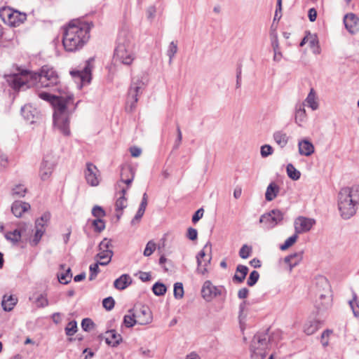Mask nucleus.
Listing matches in <instances>:
<instances>
[{
    "instance_id": "1",
    "label": "nucleus",
    "mask_w": 359,
    "mask_h": 359,
    "mask_svg": "<svg viewBox=\"0 0 359 359\" xmlns=\"http://www.w3.org/2000/svg\"><path fill=\"white\" fill-rule=\"evenodd\" d=\"M91 22L78 19L71 20L64 28L62 44L67 52H75L81 49L90 39Z\"/></svg>"
},
{
    "instance_id": "2",
    "label": "nucleus",
    "mask_w": 359,
    "mask_h": 359,
    "mask_svg": "<svg viewBox=\"0 0 359 359\" xmlns=\"http://www.w3.org/2000/svg\"><path fill=\"white\" fill-rule=\"evenodd\" d=\"M39 95L42 100L48 101L53 104L54 107L53 123L55 127L63 135H69L70 130L68 107L73 101V95L55 96L46 92L40 93Z\"/></svg>"
},
{
    "instance_id": "3",
    "label": "nucleus",
    "mask_w": 359,
    "mask_h": 359,
    "mask_svg": "<svg viewBox=\"0 0 359 359\" xmlns=\"http://www.w3.org/2000/svg\"><path fill=\"white\" fill-rule=\"evenodd\" d=\"M50 219L49 212L43 213L39 218L35 220L34 233V229L29 222H19L16 224V229L20 233L22 239L27 241L32 247L36 246L46 232V228Z\"/></svg>"
},
{
    "instance_id": "4",
    "label": "nucleus",
    "mask_w": 359,
    "mask_h": 359,
    "mask_svg": "<svg viewBox=\"0 0 359 359\" xmlns=\"http://www.w3.org/2000/svg\"><path fill=\"white\" fill-rule=\"evenodd\" d=\"M359 196L353 187H343L338 194L337 205L341 217L344 219L352 217L357 211Z\"/></svg>"
},
{
    "instance_id": "5",
    "label": "nucleus",
    "mask_w": 359,
    "mask_h": 359,
    "mask_svg": "<svg viewBox=\"0 0 359 359\" xmlns=\"http://www.w3.org/2000/svg\"><path fill=\"white\" fill-rule=\"evenodd\" d=\"M134 59L135 54L131 37L125 31L121 32L118 36L114 60L116 62L130 65Z\"/></svg>"
},
{
    "instance_id": "6",
    "label": "nucleus",
    "mask_w": 359,
    "mask_h": 359,
    "mask_svg": "<svg viewBox=\"0 0 359 359\" xmlns=\"http://www.w3.org/2000/svg\"><path fill=\"white\" fill-rule=\"evenodd\" d=\"M269 330L257 333L250 344L251 359H264L269 348L270 337Z\"/></svg>"
},
{
    "instance_id": "7",
    "label": "nucleus",
    "mask_w": 359,
    "mask_h": 359,
    "mask_svg": "<svg viewBox=\"0 0 359 359\" xmlns=\"http://www.w3.org/2000/svg\"><path fill=\"white\" fill-rule=\"evenodd\" d=\"M145 86L142 76H135L132 79V83L128 93V98L126 109L128 111H133L136 107L138 97L142 93Z\"/></svg>"
},
{
    "instance_id": "8",
    "label": "nucleus",
    "mask_w": 359,
    "mask_h": 359,
    "mask_svg": "<svg viewBox=\"0 0 359 359\" xmlns=\"http://www.w3.org/2000/svg\"><path fill=\"white\" fill-rule=\"evenodd\" d=\"M0 18L6 24L17 27L26 20V15L5 7L0 9Z\"/></svg>"
},
{
    "instance_id": "9",
    "label": "nucleus",
    "mask_w": 359,
    "mask_h": 359,
    "mask_svg": "<svg viewBox=\"0 0 359 359\" xmlns=\"http://www.w3.org/2000/svg\"><path fill=\"white\" fill-rule=\"evenodd\" d=\"M39 79L40 85L44 88L55 86L59 81L56 72L47 65L42 67L39 74Z\"/></svg>"
},
{
    "instance_id": "10",
    "label": "nucleus",
    "mask_w": 359,
    "mask_h": 359,
    "mask_svg": "<svg viewBox=\"0 0 359 359\" xmlns=\"http://www.w3.org/2000/svg\"><path fill=\"white\" fill-rule=\"evenodd\" d=\"M283 219V213L279 210H273L270 212L262 215L259 218V222L263 224L266 229H270L276 226Z\"/></svg>"
},
{
    "instance_id": "11",
    "label": "nucleus",
    "mask_w": 359,
    "mask_h": 359,
    "mask_svg": "<svg viewBox=\"0 0 359 359\" xmlns=\"http://www.w3.org/2000/svg\"><path fill=\"white\" fill-rule=\"evenodd\" d=\"M223 290L222 286H215L210 280H206L201 288V296L205 301L210 302L220 296Z\"/></svg>"
},
{
    "instance_id": "12",
    "label": "nucleus",
    "mask_w": 359,
    "mask_h": 359,
    "mask_svg": "<svg viewBox=\"0 0 359 359\" xmlns=\"http://www.w3.org/2000/svg\"><path fill=\"white\" fill-rule=\"evenodd\" d=\"M31 77L32 74L30 72L23 70L18 74H15L13 75L11 77L9 82L11 83L12 88H13L15 90L27 88L29 87L28 82Z\"/></svg>"
},
{
    "instance_id": "13",
    "label": "nucleus",
    "mask_w": 359,
    "mask_h": 359,
    "mask_svg": "<svg viewBox=\"0 0 359 359\" xmlns=\"http://www.w3.org/2000/svg\"><path fill=\"white\" fill-rule=\"evenodd\" d=\"M315 224L314 219L299 216L294 222V231L297 235L308 232Z\"/></svg>"
},
{
    "instance_id": "14",
    "label": "nucleus",
    "mask_w": 359,
    "mask_h": 359,
    "mask_svg": "<svg viewBox=\"0 0 359 359\" xmlns=\"http://www.w3.org/2000/svg\"><path fill=\"white\" fill-rule=\"evenodd\" d=\"M86 167L84 175L87 183L92 187L97 186L100 183L98 179L99 170L97 168L90 162L86 163Z\"/></svg>"
},
{
    "instance_id": "15",
    "label": "nucleus",
    "mask_w": 359,
    "mask_h": 359,
    "mask_svg": "<svg viewBox=\"0 0 359 359\" xmlns=\"http://www.w3.org/2000/svg\"><path fill=\"white\" fill-rule=\"evenodd\" d=\"M137 324L147 325L151 322L152 316L150 309L145 306H135L133 309Z\"/></svg>"
},
{
    "instance_id": "16",
    "label": "nucleus",
    "mask_w": 359,
    "mask_h": 359,
    "mask_svg": "<svg viewBox=\"0 0 359 359\" xmlns=\"http://www.w3.org/2000/svg\"><path fill=\"white\" fill-rule=\"evenodd\" d=\"M344 23L346 29L351 34L359 31V19L354 13H348L344 18Z\"/></svg>"
},
{
    "instance_id": "17",
    "label": "nucleus",
    "mask_w": 359,
    "mask_h": 359,
    "mask_svg": "<svg viewBox=\"0 0 359 359\" xmlns=\"http://www.w3.org/2000/svg\"><path fill=\"white\" fill-rule=\"evenodd\" d=\"M21 114L24 118L30 123L36 122L39 116L38 110L30 104L23 106L21 108Z\"/></svg>"
},
{
    "instance_id": "18",
    "label": "nucleus",
    "mask_w": 359,
    "mask_h": 359,
    "mask_svg": "<svg viewBox=\"0 0 359 359\" xmlns=\"http://www.w3.org/2000/svg\"><path fill=\"white\" fill-rule=\"evenodd\" d=\"M73 77H78L82 83H88L91 80V69L89 61L86 62L85 67L81 70H73L70 72Z\"/></svg>"
},
{
    "instance_id": "19",
    "label": "nucleus",
    "mask_w": 359,
    "mask_h": 359,
    "mask_svg": "<svg viewBox=\"0 0 359 359\" xmlns=\"http://www.w3.org/2000/svg\"><path fill=\"white\" fill-rule=\"evenodd\" d=\"M54 168V164L47 159H43L39 168V177L46 181L50 178Z\"/></svg>"
},
{
    "instance_id": "20",
    "label": "nucleus",
    "mask_w": 359,
    "mask_h": 359,
    "mask_svg": "<svg viewBox=\"0 0 359 359\" xmlns=\"http://www.w3.org/2000/svg\"><path fill=\"white\" fill-rule=\"evenodd\" d=\"M31 208L29 203L21 201H15L11 205V212L16 217H22V214Z\"/></svg>"
},
{
    "instance_id": "21",
    "label": "nucleus",
    "mask_w": 359,
    "mask_h": 359,
    "mask_svg": "<svg viewBox=\"0 0 359 359\" xmlns=\"http://www.w3.org/2000/svg\"><path fill=\"white\" fill-rule=\"evenodd\" d=\"M298 149L299 154L304 156H309L315 151V148L312 142L306 139L299 141Z\"/></svg>"
},
{
    "instance_id": "22",
    "label": "nucleus",
    "mask_w": 359,
    "mask_h": 359,
    "mask_svg": "<svg viewBox=\"0 0 359 359\" xmlns=\"http://www.w3.org/2000/svg\"><path fill=\"white\" fill-rule=\"evenodd\" d=\"M134 179V173L131 168H123L121 173V180L116 184L117 187L121 189V184L124 183L130 185Z\"/></svg>"
},
{
    "instance_id": "23",
    "label": "nucleus",
    "mask_w": 359,
    "mask_h": 359,
    "mask_svg": "<svg viewBox=\"0 0 359 359\" xmlns=\"http://www.w3.org/2000/svg\"><path fill=\"white\" fill-rule=\"evenodd\" d=\"M132 278L128 274H123L114 282V287L118 290H125L132 284Z\"/></svg>"
},
{
    "instance_id": "24",
    "label": "nucleus",
    "mask_w": 359,
    "mask_h": 359,
    "mask_svg": "<svg viewBox=\"0 0 359 359\" xmlns=\"http://www.w3.org/2000/svg\"><path fill=\"white\" fill-rule=\"evenodd\" d=\"M294 121L299 126H302V123L306 121V113L303 103L298 104L295 107Z\"/></svg>"
},
{
    "instance_id": "25",
    "label": "nucleus",
    "mask_w": 359,
    "mask_h": 359,
    "mask_svg": "<svg viewBox=\"0 0 359 359\" xmlns=\"http://www.w3.org/2000/svg\"><path fill=\"white\" fill-rule=\"evenodd\" d=\"M303 258V252H298L293 254H291L285 257V262L287 263L290 266V270L291 271L292 268L298 265Z\"/></svg>"
},
{
    "instance_id": "26",
    "label": "nucleus",
    "mask_w": 359,
    "mask_h": 359,
    "mask_svg": "<svg viewBox=\"0 0 359 359\" xmlns=\"http://www.w3.org/2000/svg\"><path fill=\"white\" fill-rule=\"evenodd\" d=\"M18 302V299L13 295L5 294L3 297L1 306L5 311H11Z\"/></svg>"
},
{
    "instance_id": "27",
    "label": "nucleus",
    "mask_w": 359,
    "mask_h": 359,
    "mask_svg": "<svg viewBox=\"0 0 359 359\" xmlns=\"http://www.w3.org/2000/svg\"><path fill=\"white\" fill-rule=\"evenodd\" d=\"M248 268L242 264H238L236 267V273L233 277V280L237 283H241L245 279L248 273Z\"/></svg>"
},
{
    "instance_id": "28",
    "label": "nucleus",
    "mask_w": 359,
    "mask_h": 359,
    "mask_svg": "<svg viewBox=\"0 0 359 359\" xmlns=\"http://www.w3.org/2000/svg\"><path fill=\"white\" fill-rule=\"evenodd\" d=\"M60 268L62 271L57 274L58 280L62 284H67L71 281L72 278L71 269L69 267L66 269L65 264L60 265Z\"/></svg>"
},
{
    "instance_id": "29",
    "label": "nucleus",
    "mask_w": 359,
    "mask_h": 359,
    "mask_svg": "<svg viewBox=\"0 0 359 359\" xmlns=\"http://www.w3.org/2000/svg\"><path fill=\"white\" fill-rule=\"evenodd\" d=\"M280 188L275 182H271L266 188L265 198L267 201H273L279 193Z\"/></svg>"
},
{
    "instance_id": "30",
    "label": "nucleus",
    "mask_w": 359,
    "mask_h": 359,
    "mask_svg": "<svg viewBox=\"0 0 359 359\" xmlns=\"http://www.w3.org/2000/svg\"><path fill=\"white\" fill-rule=\"evenodd\" d=\"M106 343L112 346H117L121 341V337L115 330H109L106 333Z\"/></svg>"
},
{
    "instance_id": "31",
    "label": "nucleus",
    "mask_w": 359,
    "mask_h": 359,
    "mask_svg": "<svg viewBox=\"0 0 359 359\" xmlns=\"http://www.w3.org/2000/svg\"><path fill=\"white\" fill-rule=\"evenodd\" d=\"M273 140L280 147L284 148L289 140V137L286 133L282 131H276L273 133Z\"/></svg>"
},
{
    "instance_id": "32",
    "label": "nucleus",
    "mask_w": 359,
    "mask_h": 359,
    "mask_svg": "<svg viewBox=\"0 0 359 359\" xmlns=\"http://www.w3.org/2000/svg\"><path fill=\"white\" fill-rule=\"evenodd\" d=\"M127 189L121 188L119 191L120 196L116 201V210H123L127 206V198L125 197Z\"/></svg>"
},
{
    "instance_id": "33",
    "label": "nucleus",
    "mask_w": 359,
    "mask_h": 359,
    "mask_svg": "<svg viewBox=\"0 0 359 359\" xmlns=\"http://www.w3.org/2000/svg\"><path fill=\"white\" fill-rule=\"evenodd\" d=\"M305 102L307 105L312 109V110H316L318 108V102L316 100V93L313 88L311 89Z\"/></svg>"
},
{
    "instance_id": "34",
    "label": "nucleus",
    "mask_w": 359,
    "mask_h": 359,
    "mask_svg": "<svg viewBox=\"0 0 359 359\" xmlns=\"http://www.w3.org/2000/svg\"><path fill=\"white\" fill-rule=\"evenodd\" d=\"M112 256L113 251H100V252L97 255V257L100 259V261H98V262L102 266L107 265L110 262Z\"/></svg>"
},
{
    "instance_id": "35",
    "label": "nucleus",
    "mask_w": 359,
    "mask_h": 359,
    "mask_svg": "<svg viewBox=\"0 0 359 359\" xmlns=\"http://www.w3.org/2000/svg\"><path fill=\"white\" fill-rule=\"evenodd\" d=\"M123 323L127 327H132L135 324H137V318L135 316V312L133 309L128 311V314L125 315Z\"/></svg>"
},
{
    "instance_id": "36",
    "label": "nucleus",
    "mask_w": 359,
    "mask_h": 359,
    "mask_svg": "<svg viewBox=\"0 0 359 359\" xmlns=\"http://www.w3.org/2000/svg\"><path fill=\"white\" fill-rule=\"evenodd\" d=\"M5 238L14 245L18 244L22 240L21 234L16 228L13 231L7 232Z\"/></svg>"
},
{
    "instance_id": "37",
    "label": "nucleus",
    "mask_w": 359,
    "mask_h": 359,
    "mask_svg": "<svg viewBox=\"0 0 359 359\" xmlns=\"http://www.w3.org/2000/svg\"><path fill=\"white\" fill-rule=\"evenodd\" d=\"M35 294L33 295L32 297H30V299H34V303L36 306L39 308H43L48 305V300L46 297V295L44 294H38L36 297H34Z\"/></svg>"
},
{
    "instance_id": "38",
    "label": "nucleus",
    "mask_w": 359,
    "mask_h": 359,
    "mask_svg": "<svg viewBox=\"0 0 359 359\" xmlns=\"http://www.w3.org/2000/svg\"><path fill=\"white\" fill-rule=\"evenodd\" d=\"M348 304L355 317H359V301L355 292H353V299L348 301Z\"/></svg>"
},
{
    "instance_id": "39",
    "label": "nucleus",
    "mask_w": 359,
    "mask_h": 359,
    "mask_svg": "<svg viewBox=\"0 0 359 359\" xmlns=\"http://www.w3.org/2000/svg\"><path fill=\"white\" fill-rule=\"evenodd\" d=\"M27 191V188L22 184L15 185L12 189V196L15 198L24 197Z\"/></svg>"
},
{
    "instance_id": "40",
    "label": "nucleus",
    "mask_w": 359,
    "mask_h": 359,
    "mask_svg": "<svg viewBox=\"0 0 359 359\" xmlns=\"http://www.w3.org/2000/svg\"><path fill=\"white\" fill-rule=\"evenodd\" d=\"M286 170H287V175L292 180H297L300 178V176H301L300 172L299 170H297L292 164L289 163L287 165Z\"/></svg>"
},
{
    "instance_id": "41",
    "label": "nucleus",
    "mask_w": 359,
    "mask_h": 359,
    "mask_svg": "<svg viewBox=\"0 0 359 359\" xmlns=\"http://www.w3.org/2000/svg\"><path fill=\"white\" fill-rule=\"evenodd\" d=\"M178 50L177 43L171 41L168 47L167 55L169 57V64H171L175 55Z\"/></svg>"
},
{
    "instance_id": "42",
    "label": "nucleus",
    "mask_w": 359,
    "mask_h": 359,
    "mask_svg": "<svg viewBox=\"0 0 359 359\" xmlns=\"http://www.w3.org/2000/svg\"><path fill=\"white\" fill-rule=\"evenodd\" d=\"M318 329V323L316 321H311L304 325V331L307 335L314 334Z\"/></svg>"
},
{
    "instance_id": "43",
    "label": "nucleus",
    "mask_w": 359,
    "mask_h": 359,
    "mask_svg": "<svg viewBox=\"0 0 359 359\" xmlns=\"http://www.w3.org/2000/svg\"><path fill=\"white\" fill-rule=\"evenodd\" d=\"M297 238L298 235L295 233L294 235H292V236L289 237L285 240V243L280 245V249L281 250H287L296 243Z\"/></svg>"
},
{
    "instance_id": "44",
    "label": "nucleus",
    "mask_w": 359,
    "mask_h": 359,
    "mask_svg": "<svg viewBox=\"0 0 359 359\" xmlns=\"http://www.w3.org/2000/svg\"><path fill=\"white\" fill-rule=\"evenodd\" d=\"M211 248H212L211 243L209 242L205 245L203 249L202 250H201L199 252V253L198 254V255L196 256L197 265L202 264V262H203L202 259L205 256L206 252L208 250L211 252Z\"/></svg>"
},
{
    "instance_id": "45",
    "label": "nucleus",
    "mask_w": 359,
    "mask_h": 359,
    "mask_svg": "<svg viewBox=\"0 0 359 359\" xmlns=\"http://www.w3.org/2000/svg\"><path fill=\"white\" fill-rule=\"evenodd\" d=\"M65 334L67 336H73L77 332V323L75 320L70 321L66 326Z\"/></svg>"
},
{
    "instance_id": "46",
    "label": "nucleus",
    "mask_w": 359,
    "mask_h": 359,
    "mask_svg": "<svg viewBox=\"0 0 359 359\" xmlns=\"http://www.w3.org/2000/svg\"><path fill=\"white\" fill-rule=\"evenodd\" d=\"M154 293L157 296L163 295L166 292V287L164 284L156 283L152 287Z\"/></svg>"
},
{
    "instance_id": "47",
    "label": "nucleus",
    "mask_w": 359,
    "mask_h": 359,
    "mask_svg": "<svg viewBox=\"0 0 359 359\" xmlns=\"http://www.w3.org/2000/svg\"><path fill=\"white\" fill-rule=\"evenodd\" d=\"M111 247V241L105 238L99 244V250L102 252L112 251Z\"/></svg>"
},
{
    "instance_id": "48",
    "label": "nucleus",
    "mask_w": 359,
    "mask_h": 359,
    "mask_svg": "<svg viewBox=\"0 0 359 359\" xmlns=\"http://www.w3.org/2000/svg\"><path fill=\"white\" fill-rule=\"evenodd\" d=\"M252 250V247L248 245H243L239 250V256L242 259H247L250 256Z\"/></svg>"
},
{
    "instance_id": "49",
    "label": "nucleus",
    "mask_w": 359,
    "mask_h": 359,
    "mask_svg": "<svg viewBox=\"0 0 359 359\" xmlns=\"http://www.w3.org/2000/svg\"><path fill=\"white\" fill-rule=\"evenodd\" d=\"M174 296L176 299H181L184 296V288L182 283H176L174 285Z\"/></svg>"
},
{
    "instance_id": "50",
    "label": "nucleus",
    "mask_w": 359,
    "mask_h": 359,
    "mask_svg": "<svg viewBox=\"0 0 359 359\" xmlns=\"http://www.w3.org/2000/svg\"><path fill=\"white\" fill-rule=\"evenodd\" d=\"M92 225L97 232H101L105 229V223L102 219H95L92 222Z\"/></svg>"
},
{
    "instance_id": "51",
    "label": "nucleus",
    "mask_w": 359,
    "mask_h": 359,
    "mask_svg": "<svg viewBox=\"0 0 359 359\" xmlns=\"http://www.w3.org/2000/svg\"><path fill=\"white\" fill-rule=\"evenodd\" d=\"M259 278V273L257 271H252L247 280V284L252 287L256 284Z\"/></svg>"
},
{
    "instance_id": "52",
    "label": "nucleus",
    "mask_w": 359,
    "mask_h": 359,
    "mask_svg": "<svg viewBox=\"0 0 359 359\" xmlns=\"http://www.w3.org/2000/svg\"><path fill=\"white\" fill-rule=\"evenodd\" d=\"M99 265H100V264L97 262V263L91 264L90 266V268H89V269H90L89 280H93L96 278L97 275L98 274Z\"/></svg>"
},
{
    "instance_id": "53",
    "label": "nucleus",
    "mask_w": 359,
    "mask_h": 359,
    "mask_svg": "<svg viewBox=\"0 0 359 359\" xmlns=\"http://www.w3.org/2000/svg\"><path fill=\"white\" fill-rule=\"evenodd\" d=\"M81 327L84 331L88 332L93 330L95 324L90 318H84L81 322Z\"/></svg>"
},
{
    "instance_id": "54",
    "label": "nucleus",
    "mask_w": 359,
    "mask_h": 359,
    "mask_svg": "<svg viewBox=\"0 0 359 359\" xmlns=\"http://www.w3.org/2000/svg\"><path fill=\"white\" fill-rule=\"evenodd\" d=\"M155 250L156 243L153 241H150L146 245L143 254L145 257H149L154 252Z\"/></svg>"
},
{
    "instance_id": "55",
    "label": "nucleus",
    "mask_w": 359,
    "mask_h": 359,
    "mask_svg": "<svg viewBox=\"0 0 359 359\" xmlns=\"http://www.w3.org/2000/svg\"><path fill=\"white\" fill-rule=\"evenodd\" d=\"M212 257L210 256L207 260H203L201 265H198L197 272L202 275L205 274L208 272L207 266L210 264Z\"/></svg>"
},
{
    "instance_id": "56",
    "label": "nucleus",
    "mask_w": 359,
    "mask_h": 359,
    "mask_svg": "<svg viewBox=\"0 0 359 359\" xmlns=\"http://www.w3.org/2000/svg\"><path fill=\"white\" fill-rule=\"evenodd\" d=\"M114 304L115 301L111 297H108L102 301L103 307L107 311H111L114 307Z\"/></svg>"
},
{
    "instance_id": "57",
    "label": "nucleus",
    "mask_w": 359,
    "mask_h": 359,
    "mask_svg": "<svg viewBox=\"0 0 359 359\" xmlns=\"http://www.w3.org/2000/svg\"><path fill=\"white\" fill-rule=\"evenodd\" d=\"M273 152V149L269 144H264L261 147L260 154L263 158H266L271 155Z\"/></svg>"
},
{
    "instance_id": "58",
    "label": "nucleus",
    "mask_w": 359,
    "mask_h": 359,
    "mask_svg": "<svg viewBox=\"0 0 359 359\" xmlns=\"http://www.w3.org/2000/svg\"><path fill=\"white\" fill-rule=\"evenodd\" d=\"M92 215L96 217V219H101L105 216V212L102 207L95 205L92 210Z\"/></svg>"
},
{
    "instance_id": "59",
    "label": "nucleus",
    "mask_w": 359,
    "mask_h": 359,
    "mask_svg": "<svg viewBox=\"0 0 359 359\" xmlns=\"http://www.w3.org/2000/svg\"><path fill=\"white\" fill-rule=\"evenodd\" d=\"M271 46L273 47V49L278 48V36L276 30H271Z\"/></svg>"
},
{
    "instance_id": "60",
    "label": "nucleus",
    "mask_w": 359,
    "mask_h": 359,
    "mask_svg": "<svg viewBox=\"0 0 359 359\" xmlns=\"http://www.w3.org/2000/svg\"><path fill=\"white\" fill-rule=\"evenodd\" d=\"M187 236L191 241H195L197 238V236H198V231H197V230L196 229L192 228V227H189L187 229Z\"/></svg>"
},
{
    "instance_id": "61",
    "label": "nucleus",
    "mask_w": 359,
    "mask_h": 359,
    "mask_svg": "<svg viewBox=\"0 0 359 359\" xmlns=\"http://www.w3.org/2000/svg\"><path fill=\"white\" fill-rule=\"evenodd\" d=\"M8 164V157L6 155L0 156V171L5 170Z\"/></svg>"
},
{
    "instance_id": "62",
    "label": "nucleus",
    "mask_w": 359,
    "mask_h": 359,
    "mask_svg": "<svg viewBox=\"0 0 359 359\" xmlns=\"http://www.w3.org/2000/svg\"><path fill=\"white\" fill-rule=\"evenodd\" d=\"M203 209H198L192 217V222L194 223H196L200 219H201L203 216Z\"/></svg>"
},
{
    "instance_id": "63",
    "label": "nucleus",
    "mask_w": 359,
    "mask_h": 359,
    "mask_svg": "<svg viewBox=\"0 0 359 359\" xmlns=\"http://www.w3.org/2000/svg\"><path fill=\"white\" fill-rule=\"evenodd\" d=\"M317 284L320 285L322 286H324L325 290H330V285L329 283L325 277H319L317 280Z\"/></svg>"
},
{
    "instance_id": "64",
    "label": "nucleus",
    "mask_w": 359,
    "mask_h": 359,
    "mask_svg": "<svg viewBox=\"0 0 359 359\" xmlns=\"http://www.w3.org/2000/svg\"><path fill=\"white\" fill-rule=\"evenodd\" d=\"M156 8L153 6H149L147 10V17L149 20H151L154 18L156 15Z\"/></svg>"
}]
</instances>
